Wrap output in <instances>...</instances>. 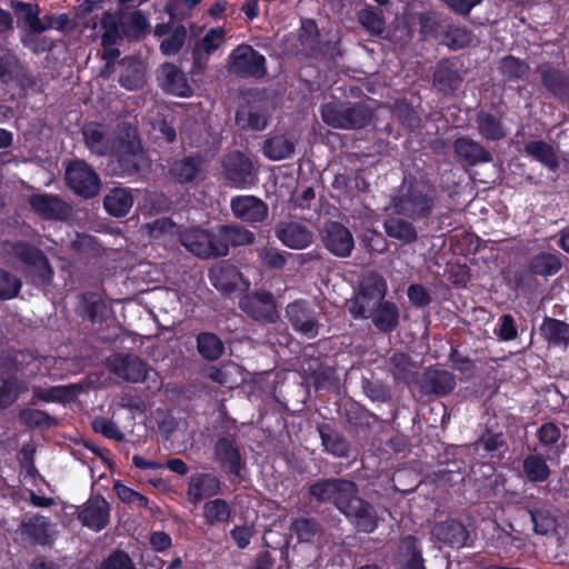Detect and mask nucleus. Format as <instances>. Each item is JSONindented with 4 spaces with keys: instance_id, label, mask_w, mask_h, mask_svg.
<instances>
[{
    "instance_id": "f257e3e1",
    "label": "nucleus",
    "mask_w": 569,
    "mask_h": 569,
    "mask_svg": "<svg viewBox=\"0 0 569 569\" xmlns=\"http://www.w3.org/2000/svg\"><path fill=\"white\" fill-rule=\"evenodd\" d=\"M438 202V190L432 182L411 177L405 179L398 194L391 198L389 204L395 214L411 221H425L430 219Z\"/></svg>"
},
{
    "instance_id": "f03ea898",
    "label": "nucleus",
    "mask_w": 569,
    "mask_h": 569,
    "mask_svg": "<svg viewBox=\"0 0 569 569\" xmlns=\"http://www.w3.org/2000/svg\"><path fill=\"white\" fill-rule=\"evenodd\" d=\"M101 30H106L107 43L128 40L139 41L150 32L149 13L134 7L106 10L100 18Z\"/></svg>"
},
{
    "instance_id": "7ed1b4c3",
    "label": "nucleus",
    "mask_w": 569,
    "mask_h": 569,
    "mask_svg": "<svg viewBox=\"0 0 569 569\" xmlns=\"http://www.w3.org/2000/svg\"><path fill=\"white\" fill-rule=\"evenodd\" d=\"M8 252L23 266V274L34 287H48L54 278V270L44 251L27 240L7 243Z\"/></svg>"
},
{
    "instance_id": "20e7f679",
    "label": "nucleus",
    "mask_w": 569,
    "mask_h": 569,
    "mask_svg": "<svg viewBox=\"0 0 569 569\" xmlns=\"http://www.w3.org/2000/svg\"><path fill=\"white\" fill-rule=\"evenodd\" d=\"M322 121L336 129H361L372 118L371 109L363 102H328L320 109Z\"/></svg>"
},
{
    "instance_id": "39448f33",
    "label": "nucleus",
    "mask_w": 569,
    "mask_h": 569,
    "mask_svg": "<svg viewBox=\"0 0 569 569\" xmlns=\"http://www.w3.org/2000/svg\"><path fill=\"white\" fill-rule=\"evenodd\" d=\"M116 160L114 172L126 178L138 174L144 162L141 140L136 132L116 137L112 152L108 156Z\"/></svg>"
},
{
    "instance_id": "423d86ee",
    "label": "nucleus",
    "mask_w": 569,
    "mask_h": 569,
    "mask_svg": "<svg viewBox=\"0 0 569 569\" xmlns=\"http://www.w3.org/2000/svg\"><path fill=\"white\" fill-rule=\"evenodd\" d=\"M338 510L355 526L359 532L372 533L379 526L376 508L359 496V487L355 482L350 492L338 506Z\"/></svg>"
},
{
    "instance_id": "0eeeda50",
    "label": "nucleus",
    "mask_w": 569,
    "mask_h": 569,
    "mask_svg": "<svg viewBox=\"0 0 569 569\" xmlns=\"http://www.w3.org/2000/svg\"><path fill=\"white\" fill-rule=\"evenodd\" d=\"M387 282L378 273H371L362 279L358 292L348 302L349 313L353 319L366 318L369 310L382 301L387 295Z\"/></svg>"
},
{
    "instance_id": "6e6552de",
    "label": "nucleus",
    "mask_w": 569,
    "mask_h": 569,
    "mask_svg": "<svg viewBox=\"0 0 569 569\" xmlns=\"http://www.w3.org/2000/svg\"><path fill=\"white\" fill-rule=\"evenodd\" d=\"M229 71L241 79H262L267 74V60L252 46H237L228 57Z\"/></svg>"
},
{
    "instance_id": "1a4fd4ad",
    "label": "nucleus",
    "mask_w": 569,
    "mask_h": 569,
    "mask_svg": "<svg viewBox=\"0 0 569 569\" xmlns=\"http://www.w3.org/2000/svg\"><path fill=\"white\" fill-rule=\"evenodd\" d=\"M238 305L248 318L260 325H272L279 320L277 301L268 290L247 292L239 299Z\"/></svg>"
},
{
    "instance_id": "9d476101",
    "label": "nucleus",
    "mask_w": 569,
    "mask_h": 569,
    "mask_svg": "<svg viewBox=\"0 0 569 569\" xmlns=\"http://www.w3.org/2000/svg\"><path fill=\"white\" fill-rule=\"evenodd\" d=\"M179 242L200 259H217L223 246L218 244L217 232L201 227H187L178 233Z\"/></svg>"
},
{
    "instance_id": "9b49d317",
    "label": "nucleus",
    "mask_w": 569,
    "mask_h": 569,
    "mask_svg": "<svg viewBox=\"0 0 569 569\" xmlns=\"http://www.w3.org/2000/svg\"><path fill=\"white\" fill-rule=\"evenodd\" d=\"M67 186L79 197L91 199L99 193L101 180L94 169L82 159L70 161L64 174Z\"/></svg>"
},
{
    "instance_id": "f8f14e48",
    "label": "nucleus",
    "mask_w": 569,
    "mask_h": 569,
    "mask_svg": "<svg viewBox=\"0 0 569 569\" xmlns=\"http://www.w3.org/2000/svg\"><path fill=\"white\" fill-rule=\"evenodd\" d=\"M0 82L2 84L14 83L20 90L33 89L37 79L28 66L10 49H0Z\"/></svg>"
},
{
    "instance_id": "ddd939ff",
    "label": "nucleus",
    "mask_w": 569,
    "mask_h": 569,
    "mask_svg": "<svg viewBox=\"0 0 569 569\" xmlns=\"http://www.w3.org/2000/svg\"><path fill=\"white\" fill-rule=\"evenodd\" d=\"M221 166L224 179L236 188H250L257 180L251 159L241 151L234 150L226 153Z\"/></svg>"
},
{
    "instance_id": "4468645a",
    "label": "nucleus",
    "mask_w": 569,
    "mask_h": 569,
    "mask_svg": "<svg viewBox=\"0 0 569 569\" xmlns=\"http://www.w3.org/2000/svg\"><path fill=\"white\" fill-rule=\"evenodd\" d=\"M536 72L546 91L560 102L569 101V70L552 62L537 66Z\"/></svg>"
},
{
    "instance_id": "2eb2a0df",
    "label": "nucleus",
    "mask_w": 569,
    "mask_h": 569,
    "mask_svg": "<svg viewBox=\"0 0 569 569\" xmlns=\"http://www.w3.org/2000/svg\"><path fill=\"white\" fill-rule=\"evenodd\" d=\"M353 483L355 481L343 478L320 479L309 486L308 492L318 503H332L338 509Z\"/></svg>"
},
{
    "instance_id": "dca6fc26",
    "label": "nucleus",
    "mask_w": 569,
    "mask_h": 569,
    "mask_svg": "<svg viewBox=\"0 0 569 569\" xmlns=\"http://www.w3.org/2000/svg\"><path fill=\"white\" fill-rule=\"evenodd\" d=\"M323 247L335 257L348 258L355 249L351 231L339 221H328L322 229Z\"/></svg>"
},
{
    "instance_id": "f3484780",
    "label": "nucleus",
    "mask_w": 569,
    "mask_h": 569,
    "mask_svg": "<svg viewBox=\"0 0 569 569\" xmlns=\"http://www.w3.org/2000/svg\"><path fill=\"white\" fill-rule=\"evenodd\" d=\"M286 315L293 330L309 339L319 333V322L316 311L306 300H295L286 307Z\"/></svg>"
},
{
    "instance_id": "a211bd4d",
    "label": "nucleus",
    "mask_w": 569,
    "mask_h": 569,
    "mask_svg": "<svg viewBox=\"0 0 569 569\" xmlns=\"http://www.w3.org/2000/svg\"><path fill=\"white\" fill-rule=\"evenodd\" d=\"M204 159L200 154H189L171 161L168 166V179L181 186L190 184L202 178Z\"/></svg>"
},
{
    "instance_id": "6ab92c4d",
    "label": "nucleus",
    "mask_w": 569,
    "mask_h": 569,
    "mask_svg": "<svg viewBox=\"0 0 569 569\" xmlns=\"http://www.w3.org/2000/svg\"><path fill=\"white\" fill-rule=\"evenodd\" d=\"M392 561L397 569H427L422 543L413 535L400 537Z\"/></svg>"
},
{
    "instance_id": "aec40b11",
    "label": "nucleus",
    "mask_w": 569,
    "mask_h": 569,
    "mask_svg": "<svg viewBox=\"0 0 569 569\" xmlns=\"http://www.w3.org/2000/svg\"><path fill=\"white\" fill-rule=\"evenodd\" d=\"M455 387V376L443 369L428 368L418 380L419 391L429 397H446L453 391Z\"/></svg>"
},
{
    "instance_id": "412c9836",
    "label": "nucleus",
    "mask_w": 569,
    "mask_h": 569,
    "mask_svg": "<svg viewBox=\"0 0 569 569\" xmlns=\"http://www.w3.org/2000/svg\"><path fill=\"white\" fill-rule=\"evenodd\" d=\"M111 371L119 378L132 382H143L150 367L140 357L132 353H117L110 359Z\"/></svg>"
},
{
    "instance_id": "4be33fe9",
    "label": "nucleus",
    "mask_w": 569,
    "mask_h": 569,
    "mask_svg": "<svg viewBox=\"0 0 569 569\" xmlns=\"http://www.w3.org/2000/svg\"><path fill=\"white\" fill-rule=\"evenodd\" d=\"M462 81L455 58H442L433 67L432 87L442 96L455 94Z\"/></svg>"
},
{
    "instance_id": "5701e85b",
    "label": "nucleus",
    "mask_w": 569,
    "mask_h": 569,
    "mask_svg": "<svg viewBox=\"0 0 569 569\" xmlns=\"http://www.w3.org/2000/svg\"><path fill=\"white\" fill-rule=\"evenodd\" d=\"M78 519L96 532L103 530L110 521L109 502L101 495L91 496L78 512Z\"/></svg>"
},
{
    "instance_id": "b1692460",
    "label": "nucleus",
    "mask_w": 569,
    "mask_h": 569,
    "mask_svg": "<svg viewBox=\"0 0 569 569\" xmlns=\"http://www.w3.org/2000/svg\"><path fill=\"white\" fill-rule=\"evenodd\" d=\"M30 208L43 220H64L70 206L57 194L33 193L28 197Z\"/></svg>"
},
{
    "instance_id": "393cba45",
    "label": "nucleus",
    "mask_w": 569,
    "mask_h": 569,
    "mask_svg": "<svg viewBox=\"0 0 569 569\" xmlns=\"http://www.w3.org/2000/svg\"><path fill=\"white\" fill-rule=\"evenodd\" d=\"M453 153L462 167H476L492 161L490 150L470 137H458L452 143Z\"/></svg>"
},
{
    "instance_id": "a878e982",
    "label": "nucleus",
    "mask_w": 569,
    "mask_h": 569,
    "mask_svg": "<svg viewBox=\"0 0 569 569\" xmlns=\"http://www.w3.org/2000/svg\"><path fill=\"white\" fill-rule=\"evenodd\" d=\"M214 460L228 473L239 477L243 468L240 449L233 436L220 437L213 446Z\"/></svg>"
},
{
    "instance_id": "bb28decb",
    "label": "nucleus",
    "mask_w": 569,
    "mask_h": 569,
    "mask_svg": "<svg viewBox=\"0 0 569 569\" xmlns=\"http://www.w3.org/2000/svg\"><path fill=\"white\" fill-rule=\"evenodd\" d=\"M230 208L233 216L248 223L263 222L268 217V206L256 196H236Z\"/></svg>"
},
{
    "instance_id": "cd10ccee",
    "label": "nucleus",
    "mask_w": 569,
    "mask_h": 569,
    "mask_svg": "<svg viewBox=\"0 0 569 569\" xmlns=\"http://www.w3.org/2000/svg\"><path fill=\"white\" fill-rule=\"evenodd\" d=\"M274 236L283 246L293 250H302L313 241V233L306 226L295 221L277 223Z\"/></svg>"
},
{
    "instance_id": "c85d7f7f",
    "label": "nucleus",
    "mask_w": 569,
    "mask_h": 569,
    "mask_svg": "<svg viewBox=\"0 0 569 569\" xmlns=\"http://www.w3.org/2000/svg\"><path fill=\"white\" fill-rule=\"evenodd\" d=\"M223 482L213 473H196L188 482L187 496L189 502L198 505L206 498L221 493Z\"/></svg>"
},
{
    "instance_id": "c756f323",
    "label": "nucleus",
    "mask_w": 569,
    "mask_h": 569,
    "mask_svg": "<svg viewBox=\"0 0 569 569\" xmlns=\"http://www.w3.org/2000/svg\"><path fill=\"white\" fill-rule=\"evenodd\" d=\"M50 521L41 515L24 516L18 533L32 546H46L49 541Z\"/></svg>"
},
{
    "instance_id": "7c9ffc66",
    "label": "nucleus",
    "mask_w": 569,
    "mask_h": 569,
    "mask_svg": "<svg viewBox=\"0 0 569 569\" xmlns=\"http://www.w3.org/2000/svg\"><path fill=\"white\" fill-rule=\"evenodd\" d=\"M208 277L218 291L231 293L237 289L241 272L233 263L222 260L209 269Z\"/></svg>"
},
{
    "instance_id": "2f4dec72",
    "label": "nucleus",
    "mask_w": 569,
    "mask_h": 569,
    "mask_svg": "<svg viewBox=\"0 0 569 569\" xmlns=\"http://www.w3.org/2000/svg\"><path fill=\"white\" fill-rule=\"evenodd\" d=\"M365 319H371L380 332L391 333L399 326L400 311L393 301L385 300L369 310Z\"/></svg>"
},
{
    "instance_id": "473e14b6",
    "label": "nucleus",
    "mask_w": 569,
    "mask_h": 569,
    "mask_svg": "<svg viewBox=\"0 0 569 569\" xmlns=\"http://www.w3.org/2000/svg\"><path fill=\"white\" fill-rule=\"evenodd\" d=\"M435 535L440 542L451 548H462L467 546L470 537L467 527L456 519H449L438 523L435 527Z\"/></svg>"
},
{
    "instance_id": "72a5a7b5",
    "label": "nucleus",
    "mask_w": 569,
    "mask_h": 569,
    "mask_svg": "<svg viewBox=\"0 0 569 569\" xmlns=\"http://www.w3.org/2000/svg\"><path fill=\"white\" fill-rule=\"evenodd\" d=\"M218 244L221 243L222 252L219 253V258L229 254L230 247H240L252 244L254 242V233L250 230L231 224H222L217 231Z\"/></svg>"
},
{
    "instance_id": "f704fd0d",
    "label": "nucleus",
    "mask_w": 569,
    "mask_h": 569,
    "mask_svg": "<svg viewBox=\"0 0 569 569\" xmlns=\"http://www.w3.org/2000/svg\"><path fill=\"white\" fill-rule=\"evenodd\" d=\"M87 148L99 157H108L116 143V137L108 136L99 123L86 124L82 129Z\"/></svg>"
},
{
    "instance_id": "c9c22d12",
    "label": "nucleus",
    "mask_w": 569,
    "mask_h": 569,
    "mask_svg": "<svg viewBox=\"0 0 569 569\" xmlns=\"http://www.w3.org/2000/svg\"><path fill=\"white\" fill-rule=\"evenodd\" d=\"M76 312L82 319L91 322L102 321L107 305L101 296L93 291L82 292L77 296Z\"/></svg>"
},
{
    "instance_id": "e433bc0d",
    "label": "nucleus",
    "mask_w": 569,
    "mask_h": 569,
    "mask_svg": "<svg viewBox=\"0 0 569 569\" xmlns=\"http://www.w3.org/2000/svg\"><path fill=\"white\" fill-rule=\"evenodd\" d=\"M343 417L349 432L367 431L377 421L376 415L355 401L345 403Z\"/></svg>"
},
{
    "instance_id": "4c0bfd02",
    "label": "nucleus",
    "mask_w": 569,
    "mask_h": 569,
    "mask_svg": "<svg viewBox=\"0 0 569 569\" xmlns=\"http://www.w3.org/2000/svg\"><path fill=\"white\" fill-rule=\"evenodd\" d=\"M539 332L549 346L563 348L569 346V323L563 320L546 316Z\"/></svg>"
},
{
    "instance_id": "58836bf2",
    "label": "nucleus",
    "mask_w": 569,
    "mask_h": 569,
    "mask_svg": "<svg viewBox=\"0 0 569 569\" xmlns=\"http://www.w3.org/2000/svg\"><path fill=\"white\" fill-rule=\"evenodd\" d=\"M562 267L560 254L541 251L532 254L527 263L529 273L532 276H539L542 278H549L557 274Z\"/></svg>"
},
{
    "instance_id": "ea45409f",
    "label": "nucleus",
    "mask_w": 569,
    "mask_h": 569,
    "mask_svg": "<svg viewBox=\"0 0 569 569\" xmlns=\"http://www.w3.org/2000/svg\"><path fill=\"white\" fill-rule=\"evenodd\" d=\"M133 204V197L131 190L128 188L116 187L112 188L103 199V207L106 211L116 218H121L128 214Z\"/></svg>"
},
{
    "instance_id": "a19ab883",
    "label": "nucleus",
    "mask_w": 569,
    "mask_h": 569,
    "mask_svg": "<svg viewBox=\"0 0 569 569\" xmlns=\"http://www.w3.org/2000/svg\"><path fill=\"white\" fill-rule=\"evenodd\" d=\"M319 437L325 450L335 457L345 458L348 457L350 451V445L348 440L340 435L329 423H319L317 426Z\"/></svg>"
},
{
    "instance_id": "79ce46f5",
    "label": "nucleus",
    "mask_w": 569,
    "mask_h": 569,
    "mask_svg": "<svg viewBox=\"0 0 569 569\" xmlns=\"http://www.w3.org/2000/svg\"><path fill=\"white\" fill-rule=\"evenodd\" d=\"M525 153L551 171L559 168V158L555 148L543 140H531L525 143Z\"/></svg>"
},
{
    "instance_id": "37998d69",
    "label": "nucleus",
    "mask_w": 569,
    "mask_h": 569,
    "mask_svg": "<svg viewBox=\"0 0 569 569\" xmlns=\"http://www.w3.org/2000/svg\"><path fill=\"white\" fill-rule=\"evenodd\" d=\"M233 509L231 505L222 498L208 500L202 507V517L209 527H216L228 523L232 518Z\"/></svg>"
},
{
    "instance_id": "c03bdc74",
    "label": "nucleus",
    "mask_w": 569,
    "mask_h": 569,
    "mask_svg": "<svg viewBox=\"0 0 569 569\" xmlns=\"http://www.w3.org/2000/svg\"><path fill=\"white\" fill-rule=\"evenodd\" d=\"M476 124L479 134L487 141H500L506 137L502 121L493 113L479 110L476 113Z\"/></svg>"
},
{
    "instance_id": "a18cd8bd",
    "label": "nucleus",
    "mask_w": 569,
    "mask_h": 569,
    "mask_svg": "<svg viewBox=\"0 0 569 569\" xmlns=\"http://www.w3.org/2000/svg\"><path fill=\"white\" fill-rule=\"evenodd\" d=\"M530 70L529 63L525 59H520L512 54L502 57L498 62V72L501 74L503 82L513 83L523 80Z\"/></svg>"
},
{
    "instance_id": "49530a36",
    "label": "nucleus",
    "mask_w": 569,
    "mask_h": 569,
    "mask_svg": "<svg viewBox=\"0 0 569 569\" xmlns=\"http://www.w3.org/2000/svg\"><path fill=\"white\" fill-rule=\"evenodd\" d=\"M196 343L198 353L207 361H217L224 355V343L214 332H199Z\"/></svg>"
},
{
    "instance_id": "de8ad7c7",
    "label": "nucleus",
    "mask_w": 569,
    "mask_h": 569,
    "mask_svg": "<svg viewBox=\"0 0 569 569\" xmlns=\"http://www.w3.org/2000/svg\"><path fill=\"white\" fill-rule=\"evenodd\" d=\"M522 472L526 479L532 483L545 482L551 475L547 458L541 453H530L525 457L522 460Z\"/></svg>"
},
{
    "instance_id": "09e8293b",
    "label": "nucleus",
    "mask_w": 569,
    "mask_h": 569,
    "mask_svg": "<svg viewBox=\"0 0 569 569\" xmlns=\"http://www.w3.org/2000/svg\"><path fill=\"white\" fill-rule=\"evenodd\" d=\"M561 436L562 435L560 428L553 421L542 422L536 431V437L541 448L545 449L548 453H553L557 457H559L565 449V446L560 448L558 445ZM547 458L550 459V455H548Z\"/></svg>"
},
{
    "instance_id": "8fccbe9b",
    "label": "nucleus",
    "mask_w": 569,
    "mask_h": 569,
    "mask_svg": "<svg viewBox=\"0 0 569 569\" xmlns=\"http://www.w3.org/2000/svg\"><path fill=\"white\" fill-rule=\"evenodd\" d=\"M386 233L405 244L413 243L418 240V232L413 223L407 219L393 217L385 221Z\"/></svg>"
},
{
    "instance_id": "3c124183",
    "label": "nucleus",
    "mask_w": 569,
    "mask_h": 569,
    "mask_svg": "<svg viewBox=\"0 0 569 569\" xmlns=\"http://www.w3.org/2000/svg\"><path fill=\"white\" fill-rule=\"evenodd\" d=\"M27 389L17 376L0 377V412L10 408Z\"/></svg>"
},
{
    "instance_id": "603ef678",
    "label": "nucleus",
    "mask_w": 569,
    "mask_h": 569,
    "mask_svg": "<svg viewBox=\"0 0 569 569\" xmlns=\"http://www.w3.org/2000/svg\"><path fill=\"white\" fill-rule=\"evenodd\" d=\"M166 89L178 97H190L192 88L188 83L184 72L173 63L163 66Z\"/></svg>"
},
{
    "instance_id": "864d4df0",
    "label": "nucleus",
    "mask_w": 569,
    "mask_h": 569,
    "mask_svg": "<svg viewBox=\"0 0 569 569\" xmlns=\"http://www.w3.org/2000/svg\"><path fill=\"white\" fill-rule=\"evenodd\" d=\"M389 371L395 381L410 383L415 376V363L408 353L396 351L389 358Z\"/></svg>"
},
{
    "instance_id": "5fc2aeb1",
    "label": "nucleus",
    "mask_w": 569,
    "mask_h": 569,
    "mask_svg": "<svg viewBox=\"0 0 569 569\" xmlns=\"http://www.w3.org/2000/svg\"><path fill=\"white\" fill-rule=\"evenodd\" d=\"M79 391L80 388L77 385L53 386L44 390H34L32 399L44 402L67 403L72 401Z\"/></svg>"
},
{
    "instance_id": "6e6d98bb",
    "label": "nucleus",
    "mask_w": 569,
    "mask_h": 569,
    "mask_svg": "<svg viewBox=\"0 0 569 569\" xmlns=\"http://www.w3.org/2000/svg\"><path fill=\"white\" fill-rule=\"evenodd\" d=\"M18 420L22 426L29 429H49L58 425L57 418L43 410L34 408L21 409L18 413Z\"/></svg>"
},
{
    "instance_id": "4d7b16f0",
    "label": "nucleus",
    "mask_w": 569,
    "mask_h": 569,
    "mask_svg": "<svg viewBox=\"0 0 569 569\" xmlns=\"http://www.w3.org/2000/svg\"><path fill=\"white\" fill-rule=\"evenodd\" d=\"M295 142L284 136L268 138L263 144V154L270 160H282L295 152Z\"/></svg>"
},
{
    "instance_id": "13d9d810",
    "label": "nucleus",
    "mask_w": 569,
    "mask_h": 569,
    "mask_svg": "<svg viewBox=\"0 0 569 569\" xmlns=\"http://www.w3.org/2000/svg\"><path fill=\"white\" fill-rule=\"evenodd\" d=\"M321 525L315 518L299 517L291 521L290 531L299 542H312L321 533Z\"/></svg>"
},
{
    "instance_id": "bf43d9fd",
    "label": "nucleus",
    "mask_w": 569,
    "mask_h": 569,
    "mask_svg": "<svg viewBox=\"0 0 569 569\" xmlns=\"http://www.w3.org/2000/svg\"><path fill=\"white\" fill-rule=\"evenodd\" d=\"M443 43L453 51H458L468 48L472 40L473 33L467 27L461 26H448L447 30L442 34Z\"/></svg>"
},
{
    "instance_id": "052dcab7",
    "label": "nucleus",
    "mask_w": 569,
    "mask_h": 569,
    "mask_svg": "<svg viewBox=\"0 0 569 569\" xmlns=\"http://www.w3.org/2000/svg\"><path fill=\"white\" fill-rule=\"evenodd\" d=\"M18 23H22L29 33L36 34L40 28V7L38 3L19 1L14 6Z\"/></svg>"
},
{
    "instance_id": "680f3d73",
    "label": "nucleus",
    "mask_w": 569,
    "mask_h": 569,
    "mask_svg": "<svg viewBox=\"0 0 569 569\" xmlns=\"http://www.w3.org/2000/svg\"><path fill=\"white\" fill-rule=\"evenodd\" d=\"M360 24L373 34H381L385 31V19L381 12L373 7H366L358 13Z\"/></svg>"
},
{
    "instance_id": "e2e57ef3",
    "label": "nucleus",
    "mask_w": 569,
    "mask_h": 569,
    "mask_svg": "<svg viewBox=\"0 0 569 569\" xmlns=\"http://www.w3.org/2000/svg\"><path fill=\"white\" fill-rule=\"evenodd\" d=\"M22 281L16 274L0 268V300H11L17 298L21 291Z\"/></svg>"
},
{
    "instance_id": "0e129e2a",
    "label": "nucleus",
    "mask_w": 569,
    "mask_h": 569,
    "mask_svg": "<svg viewBox=\"0 0 569 569\" xmlns=\"http://www.w3.org/2000/svg\"><path fill=\"white\" fill-rule=\"evenodd\" d=\"M529 515L536 533L543 536L556 529V519L551 516L549 510L533 508L529 510Z\"/></svg>"
},
{
    "instance_id": "69168bd1",
    "label": "nucleus",
    "mask_w": 569,
    "mask_h": 569,
    "mask_svg": "<svg viewBox=\"0 0 569 569\" xmlns=\"http://www.w3.org/2000/svg\"><path fill=\"white\" fill-rule=\"evenodd\" d=\"M98 569H138L130 555L122 549L112 550L99 565Z\"/></svg>"
},
{
    "instance_id": "338daca9",
    "label": "nucleus",
    "mask_w": 569,
    "mask_h": 569,
    "mask_svg": "<svg viewBox=\"0 0 569 569\" xmlns=\"http://www.w3.org/2000/svg\"><path fill=\"white\" fill-rule=\"evenodd\" d=\"M187 39V29L184 26H177L170 36L160 43V51L164 56H174L183 47Z\"/></svg>"
},
{
    "instance_id": "774afa93",
    "label": "nucleus",
    "mask_w": 569,
    "mask_h": 569,
    "mask_svg": "<svg viewBox=\"0 0 569 569\" xmlns=\"http://www.w3.org/2000/svg\"><path fill=\"white\" fill-rule=\"evenodd\" d=\"M92 430L96 433L102 435L104 438L122 441L124 440V433L120 430L118 425L106 417H96L91 422Z\"/></svg>"
}]
</instances>
